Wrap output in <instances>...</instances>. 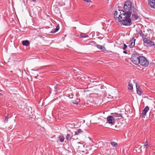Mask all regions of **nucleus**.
Returning <instances> with one entry per match:
<instances>
[{
    "label": "nucleus",
    "mask_w": 155,
    "mask_h": 155,
    "mask_svg": "<svg viewBox=\"0 0 155 155\" xmlns=\"http://www.w3.org/2000/svg\"><path fill=\"white\" fill-rule=\"evenodd\" d=\"M108 1H109V0H107Z\"/></svg>",
    "instance_id": "a19ab883"
},
{
    "label": "nucleus",
    "mask_w": 155,
    "mask_h": 155,
    "mask_svg": "<svg viewBox=\"0 0 155 155\" xmlns=\"http://www.w3.org/2000/svg\"><path fill=\"white\" fill-rule=\"evenodd\" d=\"M83 132V131L81 129H78L77 131L75 132V135H78L79 134Z\"/></svg>",
    "instance_id": "6ab92c4d"
},
{
    "label": "nucleus",
    "mask_w": 155,
    "mask_h": 155,
    "mask_svg": "<svg viewBox=\"0 0 155 155\" xmlns=\"http://www.w3.org/2000/svg\"><path fill=\"white\" fill-rule=\"evenodd\" d=\"M143 32H145V31H143Z\"/></svg>",
    "instance_id": "4c0bfd02"
},
{
    "label": "nucleus",
    "mask_w": 155,
    "mask_h": 155,
    "mask_svg": "<svg viewBox=\"0 0 155 155\" xmlns=\"http://www.w3.org/2000/svg\"><path fill=\"white\" fill-rule=\"evenodd\" d=\"M64 139L65 138L63 135H60L58 137V140H59V142L61 143L64 142Z\"/></svg>",
    "instance_id": "ddd939ff"
},
{
    "label": "nucleus",
    "mask_w": 155,
    "mask_h": 155,
    "mask_svg": "<svg viewBox=\"0 0 155 155\" xmlns=\"http://www.w3.org/2000/svg\"><path fill=\"white\" fill-rule=\"evenodd\" d=\"M84 2H86L87 3L90 2H91V0H83Z\"/></svg>",
    "instance_id": "bb28decb"
},
{
    "label": "nucleus",
    "mask_w": 155,
    "mask_h": 155,
    "mask_svg": "<svg viewBox=\"0 0 155 155\" xmlns=\"http://www.w3.org/2000/svg\"><path fill=\"white\" fill-rule=\"evenodd\" d=\"M149 107L148 106H146L143 109L142 111L141 114L143 116H145L146 115L147 113L149 110Z\"/></svg>",
    "instance_id": "9d476101"
},
{
    "label": "nucleus",
    "mask_w": 155,
    "mask_h": 155,
    "mask_svg": "<svg viewBox=\"0 0 155 155\" xmlns=\"http://www.w3.org/2000/svg\"><path fill=\"white\" fill-rule=\"evenodd\" d=\"M9 117V114H7L5 117V122H7L8 120V119Z\"/></svg>",
    "instance_id": "4be33fe9"
},
{
    "label": "nucleus",
    "mask_w": 155,
    "mask_h": 155,
    "mask_svg": "<svg viewBox=\"0 0 155 155\" xmlns=\"http://www.w3.org/2000/svg\"><path fill=\"white\" fill-rule=\"evenodd\" d=\"M127 3L128 5H129V8H130V10L132 12V15L131 20H134L135 21L137 19L139 18V16H138L137 12H138V10L135 7L132 6V2L130 0H127Z\"/></svg>",
    "instance_id": "f03ea898"
},
{
    "label": "nucleus",
    "mask_w": 155,
    "mask_h": 155,
    "mask_svg": "<svg viewBox=\"0 0 155 155\" xmlns=\"http://www.w3.org/2000/svg\"><path fill=\"white\" fill-rule=\"evenodd\" d=\"M90 154H91V153H90Z\"/></svg>",
    "instance_id": "58836bf2"
},
{
    "label": "nucleus",
    "mask_w": 155,
    "mask_h": 155,
    "mask_svg": "<svg viewBox=\"0 0 155 155\" xmlns=\"http://www.w3.org/2000/svg\"><path fill=\"white\" fill-rule=\"evenodd\" d=\"M136 41V39L134 38V37H133L129 41L130 44L129 45V46L130 48H133L134 47L135 45V42Z\"/></svg>",
    "instance_id": "423d86ee"
},
{
    "label": "nucleus",
    "mask_w": 155,
    "mask_h": 155,
    "mask_svg": "<svg viewBox=\"0 0 155 155\" xmlns=\"http://www.w3.org/2000/svg\"><path fill=\"white\" fill-rule=\"evenodd\" d=\"M123 45H124V46L123 47V49L124 50H125L127 48V46L124 43V44Z\"/></svg>",
    "instance_id": "a878e982"
},
{
    "label": "nucleus",
    "mask_w": 155,
    "mask_h": 155,
    "mask_svg": "<svg viewBox=\"0 0 155 155\" xmlns=\"http://www.w3.org/2000/svg\"><path fill=\"white\" fill-rule=\"evenodd\" d=\"M38 36L41 38H45L44 37L45 36H44V37H43L42 35H38Z\"/></svg>",
    "instance_id": "c756f323"
},
{
    "label": "nucleus",
    "mask_w": 155,
    "mask_h": 155,
    "mask_svg": "<svg viewBox=\"0 0 155 155\" xmlns=\"http://www.w3.org/2000/svg\"><path fill=\"white\" fill-rule=\"evenodd\" d=\"M147 31H151V30L150 29H147Z\"/></svg>",
    "instance_id": "c9c22d12"
},
{
    "label": "nucleus",
    "mask_w": 155,
    "mask_h": 155,
    "mask_svg": "<svg viewBox=\"0 0 155 155\" xmlns=\"http://www.w3.org/2000/svg\"><path fill=\"white\" fill-rule=\"evenodd\" d=\"M107 120L109 124H114L115 122V120L113 116H108L107 117Z\"/></svg>",
    "instance_id": "39448f33"
},
{
    "label": "nucleus",
    "mask_w": 155,
    "mask_h": 155,
    "mask_svg": "<svg viewBox=\"0 0 155 155\" xmlns=\"http://www.w3.org/2000/svg\"><path fill=\"white\" fill-rule=\"evenodd\" d=\"M36 0H32V1L34 2H35Z\"/></svg>",
    "instance_id": "473e14b6"
},
{
    "label": "nucleus",
    "mask_w": 155,
    "mask_h": 155,
    "mask_svg": "<svg viewBox=\"0 0 155 155\" xmlns=\"http://www.w3.org/2000/svg\"><path fill=\"white\" fill-rule=\"evenodd\" d=\"M127 4V0L124 4V10L115 11L114 15V18L120 22L121 25L129 26L132 24L130 18L132 12Z\"/></svg>",
    "instance_id": "f257e3e1"
},
{
    "label": "nucleus",
    "mask_w": 155,
    "mask_h": 155,
    "mask_svg": "<svg viewBox=\"0 0 155 155\" xmlns=\"http://www.w3.org/2000/svg\"><path fill=\"white\" fill-rule=\"evenodd\" d=\"M137 33L140 35V36L142 38L143 40L144 39V38H145L147 37V34H144L141 30H139Z\"/></svg>",
    "instance_id": "6e6552de"
},
{
    "label": "nucleus",
    "mask_w": 155,
    "mask_h": 155,
    "mask_svg": "<svg viewBox=\"0 0 155 155\" xmlns=\"http://www.w3.org/2000/svg\"><path fill=\"white\" fill-rule=\"evenodd\" d=\"M154 48H155V46H154Z\"/></svg>",
    "instance_id": "ea45409f"
},
{
    "label": "nucleus",
    "mask_w": 155,
    "mask_h": 155,
    "mask_svg": "<svg viewBox=\"0 0 155 155\" xmlns=\"http://www.w3.org/2000/svg\"><path fill=\"white\" fill-rule=\"evenodd\" d=\"M84 37H85V38H87V37H88V36L87 35H85Z\"/></svg>",
    "instance_id": "2f4dec72"
},
{
    "label": "nucleus",
    "mask_w": 155,
    "mask_h": 155,
    "mask_svg": "<svg viewBox=\"0 0 155 155\" xmlns=\"http://www.w3.org/2000/svg\"><path fill=\"white\" fill-rule=\"evenodd\" d=\"M60 26L59 25H58L56 26V28L55 29H53L51 31V34H54L58 31L59 29Z\"/></svg>",
    "instance_id": "9b49d317"
},
{
    "label": "nucleus",
    "mask_w": 155,
    "mask_h": 155,
    "mask_svg": "<svg viewBox=\"0 0 155 155\" xmlns=\"http://www.w3.org/2000/svg\"><path fill=\"white\" fill-rule=\"evenodd\" d=\"M148 46H151L154 45V42L153 41H150L149 44L148 45Z\"/></svg>",
    "instance_id": "412c9836"
},
{
    "label": "nucleus",
    "mask_w": 155,
    "mask_h": 155,
    "mask_svg": "<svg viewBox=\"0 0 155 155\" xmlns=\"http://www.w3.org/2000/svg\"><path fill=\"white\" fill-rule=\"evenodd\" d=\"M89 149H90V150H91V146H89Z\"/></svg>",
    "instance_id": "f704fd0d"
},
{
    "label": "nucleus",
    "mask_w": 155,
    "mask_h": 155,
    "mask_svg": "<svg viewBox=\"0 0 155 155\" xmlns=\"http://www.w3.org/2000/svg\"><path fill=\"white\" fill-rule=\"evenodd\" d=\"M58 85L57 84H56V85H55L54 86V91L56 92V93H57V92H58V90H57V88H58Z\"/></svg>",
    "instance_id": "b1692460"
},
{
    "label": "nucleus",
    "mask_w": 155,
    "mask_h": 155,
    "mask_svg": "<svg viewBox=\"0 0 155 155\" xmlns=\"http://www.w3.org/2000/svg\"><path fill=\"white\" fill-rule=\"evenodd\" d=\"M124 51H123V53H125V54H127V52L126 51H125V50H124Z\"/></svg>",
    "instance_id": "7c9ffc66"
},
{
    "label": "nucleus",
    "mask_w": 155,
    "mask_h": 155,
    "mask_svg": "<svg viewBox=\"0 0 155 155\" xmlns=\"http://www.w3.org/2000/svg\"><path fill=\"white\" fill-rule=\"evenodd\" d=\"M2 95V94L1 93H0V96H1Z\"/></svg>",
    "instance_id": "72a5a7b5"
},
{
    "label": "nucleus",
    "mask_w": 155,
    "mask_h": 155,
    "mask_svg": "<svg viewBox=\"0 0 155 155\" xmlns=\"http://www.w3.org/2000/svg\"><path fill=\"white\" fill-rule=\"evenodd\" d=\"M74 95H69L68 97H70V98H73V96Z\"/></svg>",
    "instance_id": "c85d7f7f"
},
{
    "label": "nucleus",
    "mask_w": 155,
    "mask_h": 155,
    "mask_svg": "<svg viewBox=\"0 0 155 155\" xmlns=\"http://www.w3.org/2000/svg\"><path fill=\"white\" fill-rule=\"evenodd\" d=\"M110 143L112 146L114 147H116L117 146V143L115 142L111 141Z\"/></svg>",
    "instance_id": "a211bd4d"
},
{
    "label": "nucleus",
    "mask_w": 155,
    "mask_h": 155,
    "mask_svg": "<svg viewBox=\"0 0 155 155\" xmlns=\"http://www.w3.org/2000/svg\"><path fill=\"white\" fill-rule=\"evenodd\" d=\"M144 146L145 147H146L147 148L149 146V145L148 144V142L147 141L144 143Z\"/></svg>",
    "instance_id": "393cba45"
},
{
    "label": "nucleus",
    "mask_w": 155,
    "mask_h": 155,
    "mask_svg": "<svg viewBox=\"0 0 155 155\" xmlns=\"http://www.w3.org/2000/svg\"><path fill=\"white\" fill-rule=\"evenodd\" d=\"M22 43L23 45L25 46H27L30 44L29 41L27 40L22 41Z\"/></svg>",
    "instance_id": "2eb2a0df"
},
{
    "label": "nucleus",
    "mask_w": 155,
    "mask_h": 155,
    "mask_svg": "<svg viewBox=\"0 0 155 155\" xmlns=\"http://www.w3.org/2000/svg\"><path fill=\"white\" fill-rule=\"evenodd\" d=\"M143 41L144 43H146L147 45H148L150 42V38H149V39H148L147 37L145 38H144Z\"/></svg>",
    "instance_id": "4468645a"
},
{
    "label": "nucleus",
    "mask_w": 155,
    "mask_h": 155,
    "mask_svg": "<svg viewBox=\"0 0 155 155\" xmlns=\"http://www.w3.org/2000/svg\"><path fill=\"white\" fill-rule=\"evenodd\" d=\"M117 127V125H115V127Z\"/></svg>",
    "instance_id": "e433bc0d"
},
{
    "label": "nucleus",
    "mask_w": 155,
    "mask_h": 155,
    "mask_svg": "<svg viewBox=\"0 0 155 155\" xmlns=\"http://www.w3.org/2000/svg\"><path fill=\"white\" fill-rule=\"evenodd\" d=\"M139 62V64L143 66L147 67L149 64V62L146 58L142 56H140Z\"/></svg>",
    "instance_id": "20e7f679"
},
{
    "label": "nucleus",
    "mask_w": 155,
    "mask_h": 155,
    "mask_svg": "<svg viewBox=\"0 0 155 155\" xmlns=\"http://www.w3.org/2000/svg\"><path fill=\"white\" fill-rule=\"evenodd\" d=\"M136 88L137 90V93L139 95H141L143 92L141 90V89L140 87V86H138L137 85V83L136 84Z\"/></svg>",
    "instance_id": "1a4fd4ad"
},
{
    "label": "nucleus",
    "mask_w": 155,
    "mask_h": 155,
    "mask_svg": "<svg viewBox=\"0 0 155 155\" xmlns=\"http://www.w3.org/2000/svg\"><path fill=\"white\" fill-rule=\"evenodd\" d=\"M96 46L99 49L103 51H106V49L104 46L102 45H96Z\"/></svg>",
    "instance_id": "f8f14e48"
},
{
    "label": "nucleus",
    "mask_w": 155,
    "mask_h": 155,
    "mask_svg": "<svg viewBox=\"0 0 155 155\" xmlns=\"http://www.w3.org/2000/svg\"><path fill=\"white\" fill-rule=\"evenodd\" d=\"M83 34V33H82V34H81L80 35V38H85V37H84L85 35H82V34Z\"/></svg>",
    "instance_id": "cd10ccee"
},
{
    "label": "nucleus",
    "mask_w": 155,
    "mask_h": 155,
    "mask_svg": "<svg viewBox=\"0 0 155 155\" xmlns=\"http://www.w3.org/2000/svg\"><path fill=\"white\" fill-rule=\"evenodd\" d=\"M76 99V100H72V102L73 104L77 105L78 104V103L80 102V100L77 98Z\"/></svg>",
    "instance_id": "dca6fc26"
},
{
    "label": "nucleus",
    "mask_w": 155,
    "mask_h": 155,
    "mask_svg": "<svg viewBox=\"0 0 155 155\" xmlns=\"http://www.w3.org/2000/svg\"><path fill=\"white\" fill-rule=\"evenodd\" d=\"M66 139L68 140H71L73 139L72 137H71L70 134H67L66 136Z\"/></svg>",
    "instance_id": "aec40b11"
},
{
    "label": "nucleus",
    "mask_w": 155,
    "mask_h": 155,
    "mask_svg": "<svg viewBox=\"0 0 155 155\" xmlns=\"http://www.w3.org/2000/svg\"><path fill=\"white\" fill-rule=\"evenodd\" d=\"M128 86L129 87H128V89L129 90H132L133 89V86L131 84H130V83H129L128 84Z\"/></svg>",
    "instance_id": "5701e85b"
},
{
    "label": "nucleus",
    "mask_w": 155,
    "mask_h": 155,
    "mask_svg": "<svg viewBox=\"0 0 155 155\" xmlns=\"http://www.w3.org/2000/svg\"><path fill=\"white\" fill-rule=\"evenodd\" d=\"M148 3L150 7L155 9V0H149Z\"/></svg>",
    "instance_id": "0eeeda50"
},
{
    "label": "nucleus",
    "mask_w": 155,
    "mask_h": 155,
    "mask_svg": "<svg viewBox=\"0 0 155 155\" xmlns=\"http://www.w3.org/2000/svg\"><path fill=\"white\" fill-rule=\"evenodd\" d=\"M112 114L113 115L112 116H114L115 117H122V116H121L120 114H118L116 113H112Z\"/></svg>",
    "instance_id": "f3484780"
},
{
    "label": "nucleus",
    "mask_w": 155,
    "mask_h": 155,
    "mask_svg": "<svg viewBox=\"0 0 155 155\" xmlns=\"http://www.w3.org/2000/svg\"><path fill=\"white\" fill-rule=\"evenodd\" d=\"M140 58V56H139L138 53L134 51L133 52L130 59L133 63L136 65H138L139 64V61Z\"/></svg>",
    "instance_id": "7ed1b4c3"
}]
</instances>
